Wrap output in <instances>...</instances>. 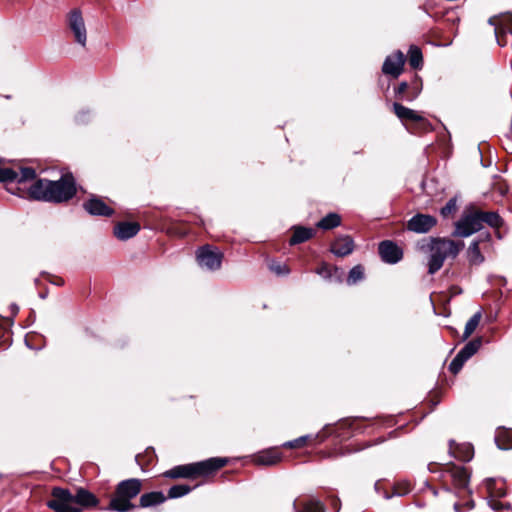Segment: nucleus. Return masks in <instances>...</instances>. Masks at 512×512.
<instances>
[{"label": "nucleus", "instance_id": "f257e3e1", "mask_svg": "<svg viewBox=\"0 0 512 512\" xmlns=\"http://www.w3.org/2000/svg\"><path fill=\"white\" fill-rule=\"evenodd\" d=\"M76 182L71 173L63 174L59 180L38 179L28 188L29 197L33 200L63 203L76 195Z\"/></svg>", "mask_w": 512, "mask_h": 512}, {"label": "nucleus", "instance_id": "f03ea898", "mask_svg": "<svg viewBox=\"0 0 512 512\" xmlns=\"http://www.w3.org/2000/svg\"><path fill=\"white\" fill-rule=\"evenodd\" d=\"M484 224L491 228L499 229L503 225V219L494 211H482L470 205L465 208L460 219L455 223L454 236L469 237L480 231Z\"/></svg>", "mask_w": 512, "mask_h": 512}, {"label": "nucleus", "instance_id": "7ed1b4c3", "mask_svg": "<svg viewBox=\"0 0 512 512\" xmlns=\"http://www.w3.org/2000/svg\"><path fill=\"white\" fill-rule=\"evenodd\" d=\"M98 504L97 497L84 488H78L75 494L68 489L55 487L47 506L55 512H82L83 508Z\"/></svg>", "mask_w": 512, "mask_h": 512}, {"label": "nucleus", "instance_id": "20e7f679", "mask_svg": "<svg viewBox=\"0 0 512 512\" xmlns=\"http://www.w3.org/2000/svg\"><path fill=\"white\" fill-rule=\"evenodd\" d=\"M463 248V241H455L448 238H433L430 245L431 254L428 260L429 274H434L439 271L446 258H456Z\"/></svg>", "mask_w": 512, "mask_h": 512}, {"label": "nucleus", "instance_id": "39448f33", "mask_svg": "<svg viewBox=\"0 0 512 512\" xmlns=\"http://www.w3.org/2000/svg\"><path fill=\"white\" fill-rule=\"evenodd\" d=\"M227 464L226 458H210L205 461L178 465L164 472V476L171 479H194L198 476L209 475Z\"/></svg>", "mask_w": 512, "mask_h": 512}, {"label": "nucleus", "instance_id": "423d86ee", "mask_svg": "<svg viewBox=\"0 0 512 512\" xmlns=\"http://www.w3.org/2000/svg\"><path fill=\"white\" fill-rule=\"evenodd\" d=\"M142 489V481L136 478L123 480L118 483L115 494L111 497L107 510L116 512H129L136 508L131 500Z\"/></svg>", "mask_w": 512, "mask_h": 512}, {"label": "nucleus", "instance_id": "0eeeda50", "mask_svg": "<svg viewBox=\"0 0 512 512\" xmlns=\"http://www.w3.org/2000/svg\"><path fill=\"white\" fill-rule=\"evenodd\" d=\"M196 258L200 267L214 271L221 267L223 254L217 248L205 245L198 249Z\"/></svg>", "mask_w": 512, "mask_h": 512}, {"label": "nucleus", "instance_id": "6e6552de", "mask_svg": "<svg viewBox=\"0 0 512 512\" xmlns=\"http://www.w3.org/2000/svg\"><path fill=\"white\" fill-rule=\"evenodd\" d=\"M481 344V338L473 339L466 343L449 364L450 372L457 374L462 369L464 363L480 349Z\"/></svg>", "mask_w": 512, "mask_h": 512}, {"label": "nucleus", "instance_id": "1a4fd4ad", "mask_svg": "<svg viewBox=\"0 0 512 512\" xmlns=\"http://www.w3.org/2000/svg\"><path fill=\"white\" fill-rule=\"evenodd\" d=\"M68 26L74 35L75 42L84 47L87 42V30L79 9H74L69 13Z\"/></svg>", "mask_w": 512, "mask_h": 512}, {"label": "nucleus", "instance_id": "9d476101", "mask_svg": "<svg viewBox=\"0 0 512 512\" xmlns=\"http://www.w3.org/2000/svg\"><path fill=\"white\" fill-rule=\"evenodd\" d=\"M489 24L495 27V37L498 45H508L510 42L509 36L512 37V14L501 17L499 21L490 18Z\"/></svg>", "mask_w": 512, "mask_h": 512}, {"label": "nucleus", "instance_id": "9b49d317", "mask_svg": "<svg viewBox=\"0 0 512 512\" xmlns=\"http://www.w3.org/2000/svg\"><path fill=\"white\" fill-rule=\"evenodd\" d=\"M444 480L458 489H465L469 483V473L463 466L447 465L444 469Z\"/></svg>", "mask_w": 512, "mask_h": 512}, {"label": "nucleus", "instance_id": "f8f14e48", "mask_svg": "<svg viewBox=\"0 0 512 512\" xmlns=\"http://www.w3.org/2000/svg\"><path fill=\"white\" fill-rule=\"evenodd\" d=\"M381 259L388 264H396L403 258L402 249L393 241L385 240L378 247Z\"/></svg>", "mask_w": 512, "mask_h": 512}, {"label": "nucleus", "instance_id": "ddd939ff", "mask_svg": "<svg viewBox=\"0 0 512 512\" xmlns=\"http://www.w3.org/2000/svg\"><path fill=\"white\" fill-rule=\"evenodd\" d=\"M437 223L435 217L428 214H416L407 223L408 230L415 233H427Z\"/></svg>", "mask_w": 512, "mask_h": 512}, {"label": "nucleus", "instance_id": "4468645a", "mask_svg": "<svg viewBox=\"0 0 512 512\" xmlns=\"http://www.w3.org/2000/svg\"><path fill=\"white\" fill-rule=\"evenodd\" d=\"M393 111L395 115L402 121H412L415 123H419L421 126H426L428 122L426 119L417 111L412 110L408 107H405L404 105L400 103H393L392 105Z\"/></svg>", "mask_w": 512, "mask_h": 512}, {"label": "nucleus", "instance_id": "2eb2a0df", "mask_svg": "<svg viewBox=\"0 0 512 512\" xmlns=\"http://www.w3.org/2000/svg\"><path fill=\"white\" fill-rule=\"evenodd\" d=\"M403 65L404 55L401 51H397L385 59L382 71L384 74L398 77L403 70Z\"/></svg>", "mask_w": 512, "mask_h": 512}, {"label": "nucleus", "instance_id": "dca6fc26", "mask_svg": "<svg viewBox=\"0 0 512 512\" xmlns=\"http://www.w3.org/2000/svg\"><path fill=\"white\" fill-rule=\"evenodd\" d=\"M84 209L91 215L95 216H111L114 210L107 206L104 201L96 196H92L83 204Z\"/></svg>", "mask_w": 512, "mask_h": 512}, {"label": "nucleus", "instance_id": "f3484780", "mask_svg": "<svg viewBox=\"0 0 512 512\" xmlns=\"http://www.w3.org/2000/svg\"><path fill=\"white\" fill-rule=\"evenodd\" d=\"M354 250V242L350 236H338L331 244V252L338 257H345Z\"/></svg>", "mask_w": 512, "mask_h": 512}, {"label": "nucleus", "instance_id": "a211bd4d", "mask_svg": "<svg viewBox=\"0 0 512 512\" xmlns=\"http://www.w3.org/2000/svg\"><path fill=\"white\" fill-rule=\"evenodd\" d=\"M140 230V225L136 222H119L114 227V235L119 240H128L134 237Z\"/></svg>", "mask_w": 512, "mask_h": 512}, {"label": "nucleus", "instance_id": "6ab92c4d", "mask_svg": "<svg viewBox=\"0 0 512 512\" xmlns=\"http://www.w3.org/2000/svg\"><path fill=\"white\" fill-rule=\"evenodd\" d=\"M315 234V230L313 228L303 227V226H294L293 227V235L290 238V245H296L303 243L309 239H311Z\"/></svg>", "mask_w": 512, "mask_h": 512}, {"label": "nucleus", "instance_id": "aec40b11", "mask_svg": "<svg viewBox=\"0 0 512 512\" xmlns=\"http://www.w3.org/2000/svg\"><path fill=\"white\" fill-rule=\"evenodd\" d=\"M485 486L492 498H502L506 495V484L501 479H488Z\"/></svg>", "mask_w": 512, "mask_h": 512}, {"label": "nucleus", "instance_id": "412c9836", "mask_svg": "<svg viewBox=\"0 0 512 512\" xmlns=\"http://www.w3.org/2000/svg\"><path fill=\"white\" fill-rule=\"evenodd\" d=\"M166 500V497L162 492L153 491L149 493H145L140 497V506L143 508H148L152 506L159 505Z\"/></svg>", "mask_w": 512, "mask_h": 512}, {"label": "nucleus", "instance_id": "4be33fe9", "mask_svg": "<svg viewBox=\"0 0 512 512\" xmlns=\"http://www.w3.org/2000/svg\"><path fill=\"white\" fill-rule=\"evenodd\" d=\"M280 461V454L275 450H266L255 456V462L260 465L271 466Z\"/></svg>", "mask_w": 512, "mask_h": 512}, {"label": "nucleus", "instance_id": "5701e85b", "mask_svg": "<svg viewBox=\"0 0 512 512\" xmlns=\"http://www.w3.org/2000/svg\"><path fill=\"white\" fill-rule=\"evenodd\" d=\"M480 242V239L473 240L467 249V258L471 265H480L484 261L479 247Z\"/></svg>", "mask_w": 512, "mask_h": 512}, {"label": "nucleus", "instance_id": "b1692460", "mask_svg": "<svg viewBox=\"0 0 512 512\" xmlns=\"http://www.w3.org/2000/svg\"><path fill=\"white\" fill-rule=\"evenodd\" d=\"M294 512H324V505L315 499L304 502L300 507L297 506L296 500L293 502Z\"/></svg>", "mask_w": 512, "mask_h": 512}, {"label": "nucleus", "instance_id": "393cba45", "mask_svg": "<svg viewBox=\"0 0 512 512\" xmlns=\"http://www.w3.org/2000/svg\"><path fill=\"white\" fill-rule=\"evenodd\" d=\"M495 442L499 449L508 450L512 448V431L501 429L497 431Z\"/></svg>", "mask_w": 512, "mask_h": 512}, {"label": "nucleus", "instance_id": "a878e982", "mask_svg": "<svg viewBox=\"0 0 512 512\" xmlns=\"http://www.w3.org/2000/svg\"><path fill=\"white\" fill-rule=\"evenodd\" d=\"M340 224L341 217L337 213H329L317 223V227L323 230H330L338 227Z\"/></svg>", "mask_w": 512, "mask_h": 512}, {"label": "nucleus", "instance_id": "bb28decb", "mask_svg": "<svg viewBox=\"0 0 512 512\" xmlns=\"http://www.w3.org/2000/svg\"><path fill=\"white\" fill-rule=\"evenodd\" d=\"M453 441H450V450L452 451L454 457L460 459L461 461H470L473 457V448L470 445H463L461 447H457L453 449Z\"/></svg>", "mask_w": 512, "mask_h": 512}, {"label": "nucleus", "instance_id": "cd10ccee", "mask_svg": "<svg viewBox=\"0 0 512 512\" xmlns=\"http://www.w3.org/2000/svg\"><path fill=\"white\" fill-rule=\"evenodd\" d=\"M482 318L481 311L476 312L466 323L465 330L463 333V340H466L478 327Z\"/></svg>", "mask_w": 512, "mask_h": 512}, {"label": "nucleus", "instance_id": "c85d7f7f", "mask_svg": "<svg viewBox=\"0 0 512 512\" xmlns=\"http://www.w3.org/2000/svg\"><path fill=\"white\" fill-rule=\"evenodd\" d=\"M364 278V268L361 265L354 266L348 274L347 283L354 285Z\"/></svg>", "mask_w": 512, "mask_h": 512}, {"label": "nucleus", "instance_id": "c756f323", "mask_svg": "<svg viewBox=\"0 0 512 512\" xmlns=\"http://www.w3.org/2000/svg\"><path fill=\"white\" fill-rule=\"evenodd\" d=\"M409 63L413 68H419L422 63V52L417 46H411L409 49Z\"/></svg>", "mask_w": 512, "mask_h": 512}, {"label": "nucleus", "instance_id": "7c9ffc66", "mask_svg": "<svg viewBox=\"0 0 512 512\" xmlns=\"http://www.w3.org/2000/svg\"><path fill=\"white\" fill-rule=\"evenodd\" d=\"M191 491V487L185 484H178L170 487L168 491L169 498H179Z\"/></svg>", "mask_w": 512, "mask_h": 512}, {"label": "nucleus", "instance_id": "2f4dec72", "mask_svg": "<svg viewBox=\"0 0 512 512\" xmlns=\"http://www.w3.org/2000/svg\"><path fill=\"white\" fill-rule=\"evenodd\" d=\"M36 177V172L33 168L25 167L20 170L18 173V178H16V181L18 184H21L23 182L33 180Z\"/></svg>", "mask_w": 512, "mask_h": 512}, {"label": "nucleus", "instance_id": "473e14b6", "mask_svg": "<svg viewBox=\"0 0 512 512\" xmlns=\"http://www.w3.org/2000/svg\"><path fill=\"white\" fill-rule=\"evenodd\" d=\"M18 173L10 168H0V182L15 181Z\"/></svg>", "mask_w": 512, "mask_h": 512}, {"label": "nucleus", "instance_id": "72a5a7b5", "mask_svg": "<svg viewBox=\"0 0 512 512\" xmlns=\"http://www.w3.org/2000/svg\"><path fill=\"white\" fill-rule=\"evenodd\" d=\"M407 88H408L407 82H401L398 85V87L395 89V94L401 100L413 101L417 95L415 94L413 96H405L404 93L407 90Z\"/></svg>", "mask_w": 512, "mask_h": 512}, {"label": "nucleus", "instance_id": "f704fd0d", "mask_svg": "<svg viewBox=\"0 0 512 512\" xmlns=\"http://www.w3.org/2000/svg\"><path fill=\"white\" fill-rule=\"evenodd\" d=\"M457 209V201L455 198L450 199L444 207L441 209V214L443 217H447L450 214L454 213Z\"/></svg>", "mask_w": 512, "mask_h": 512}, {"label": "nucleus", "instance_id": "c9c22d12", "mask_svg": "<svg viewBox=\"0 0 512 512\" xmlns=\"http://www.w3.org/2000/svg\"><path fill=\"white\" fill-rule=\"evenodd\" d=\"M309 438V436H301L293 441H289L285 444V446L287 447H290V448H298V447H301L303 446L307 439Z\"/></svg>", "mask_w": 512, "mask_h": 512}, {"label": "nucleus", "instance_id": "e433bc0d", "mask_svg": "<svg viewBox=\"0 0 512 512\" xmlns=\"http://www.w3.org/2000/svg\"><path fill=\"white\" fill-rule=\"evenodd\" d=\"M270 269L278 275H284L289 273V269L286 265L272 263Z\"/></svg>", "mask_w": 512, "mask_h": 512}, {"label": "nucleus", "instance_id": "4c0bfd02", "mask_svg": "<svg viewBox=\"0 0 512 512\" xmlns=\"http://www.w3.org/2000/svg\"><path fill=\"white\" fill-rule=\"evenodd\" d=\"M327 271H328V268H327V266L324 265V266H322L321 268H319L317 270V273L322 275V276H326V272Z\"/></svg>", "mask_w": 512, "mask_h": 512}, {"label": "nucleus", "instance_id": "58836bf2", "mask_svg": "<svg viewBox=\"0 0 512 512\" xmlns=\"http://www.w3.org/2000/svg\"><path fill=\"white\" fill-rule=\"evenodd\" d=\"M76 121H77L78 123H84L83 115H82V114H79V115L76 117Z\"/></svg>", "mask_w": 512, "mask_h": 512}, {"label": "nucleus", "instance_id": "ea45409f", "mask_svg": "<svg viewBox=\"0 0 512 512\" xmlns=\"http://www.w3.org/2000/svg\"><path fill=\"white\" fill-rule=\"evenodd\" d=\"M454 509L457 511V512H461V508H460V504L459 503H455L454 504Z\"/></svg>", "mask_w": 512, "mask_h": 512}, {"label": "nucleus", "instance_id": "a19ab883", "mask_svg": "<svg viewBox=\"0 0 512 512\" xmlns=\"http://www.w3.org/2000/svg\"><path fill=\"white\" fill-rule=\"evenodd\" d=\"M407 492H408V489H406V490H405V491H403V492L397 491L396 493H397L398 495H403V494H405V493H407Z\"/></svg>", "mask_w": 512, "mask_h": 512}, {"label": "nucleus", "instance_id": "79ce46f5", "mask_svg": "<svg viewBox=\"0 0 512 512\" xmlns=\"http://www.w3.org/2000/svg\"><path fill=\"white\" fill-rule=\"evenodd\" d=\"M466 506H467L468 508H471V507L473 506V503H472L471 501H469V502H467V503H466Z\"/></svg>", "mask_w": 512, "mask_h": 512}, {"label": "nucleus", "instance_id": "37998d69", "mask_svg": "<svg viewBox=\"0 0 512 512\" xmlns=\"http://www.w3.org/2000/svg\"><path fill=\"white\" fill-rule=\"evenodd\" d=\"M500 506H501L500 504H495L493 508H494V509H499V508H500Z\"/></svg>", "mask_w": 512, "mask_h": 512}, {"label": "nucleus", "instance_id": "c03bdc74", "mask_svg": "<svg viewBox=\"0 0 512 512\" xmlns=\"http://www.w3.org/2000/svg\"><path fill=\"white\" fill-rule=\"evenodd\" d=\"M486 240H490V234L489 233L486 235Z\"/></svg>", "mask_w": 512, "mask_h": 512}, {"label": "nucleus", "instance_id": "a18cd8bd", "mask_svg": "<svg viewBox=\"0 0 512 512\" xmlns=\"http://www.w3.org/2000/svg\"><path fill=\"white\" fill-rule=\"evenodd\" d=\"M9 191H11V192H12V194H15V191H14V190H12L11 188H9Z\"/></svg>", "mask_w": 512, "mask_h": 512}]
</instances>
